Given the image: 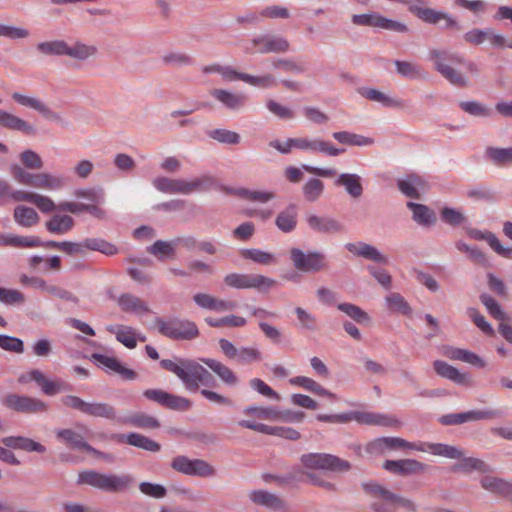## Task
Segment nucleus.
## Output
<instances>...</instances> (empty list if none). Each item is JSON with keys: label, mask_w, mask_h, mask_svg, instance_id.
Instances as JSON below:
<instances>
[{"label": "nucleus", "mask_w": 512, "mask_h": 512, "mask_svg": "<svg viewBox=\"0 0 512 512\" xmlns=\"http://www.w3.org/2000/svg\"><path fill=\"white\" fill-rule=\"evenodd\" d=\"M429 58L434 64V69L454 86L465 87L468 85V79L465 75L456 69L459 64H464L466 70L473 74H478V66L472 61L465 63L462 56L445 50L432 49L429 52Z\"/></svg>", "instance_id": "obj_1"}, {"label": "nucleus", "mask_w": 512, "mask_h": 512, "mask_svg": "<svg viewBox=\"0 0 512 512\" xmlns=\"http://www.w3.org/2000/svg\"><path fill=\"white\" fill-rule=\"evenodd\" d=\"M364 489L375 498L371 504L375 512H395L398 508L411 512L417 510L413 500L393 493L376 483H366Z\"/></svg>", "instance_id": "obj_2"}, {"label": "nucleus", "mask_w": 512, "mask_h": 512, "mask_svg": "<svg viewBox=\"0 0 512 512\" xmlns=\"http://www.w3.org/2000/svg\"><path fill=\"white\" fill-rule=\"evenodd\" d=\"M37 49L46 55L68 56L78 61H86L94 57L98 52L95 45L85 44L80 41L70 45L64 40L41 42L37 45Z\"/></svg>", "instance_id": "obj_3"}, {"label": "nucleus", "mask_w": 512, "mask_h": 512, "mask_svg": "<svg viewBox=\"0 0 512 512\" xmlns=\"http://www.w3.org/2000/svg\"><path fill=\"white\" fill-rule=\"evenodd\" d=\"M77 482L106 492H120L130 486L132 477L127 474L109 475L91 470L79 473Z\"/></svg>", "instance_id": "obj_4"}, {"label": "nucleus", "mask_w": 512, "mask_h": 512, "mask_svg": "<svg viewBox=\"0 0 512 512\" xmlns=\"http://www.w3.org/2000/svg\"><path fill=\"white\" fill-rule=\"evenodd\" d=\"M214 183L211 176L204 175L195 178L192 181H185L183 179H170L166 177H158L154 179V187L164 193L169 194H191L196 191L208 189Z\"/></svg>", "instance_id": "obj_5"}, {"label": "nucleus", "mask_w": 512, "mask_h": 512, "mask_svg": "<svg viewBox=\"0 0 512 512\" xmlns=\"http://www.w3.org/2000/svg\"><path fill=\"white\" fill-rule=\"evenodd\" d=\"M301 463L306 469L343 472L350 469L349 462L326 453H309L301 457Z\"/></svg>", "instance_id": "obj_6"}, {"label": "nucleus", "mask_w": 512, "mask_h": 512, "mask_svg": "<svg viewBox=\"0 0 512 512\" xmlns=\"http://www.w3.org/2000/svg\"><path fill=\"white\" fill-rule=\"evenodd\" d=\"M180 379L188 390H197L200 385L209 386L214 383L211 373L201 364L193 360L183 361V372Z\"/></svg>", "instance_id": "obj_7"}, {"label": "nucleus", "mask_w": 512, "mask_h": 512, "mask_svg": "<svg viewBox=\"0 0 512 512\" xmlns=\"http://www.w3.org/2000/svg\"><path fill=\"white\" fill-rule=\"evenodd\" d=\"M34 381L41 389V391L48 396H53L64 391L70 390L69 384L62 379L51 380L39 369H32L24 374H21L18 378V382L21 384H27Z\"/></svg>", "instance_id": "obj_8"}, {"label": "nucleus", "mask_w": 512, "mask_h": 512, "mask_svg": "<svg viewBox=\"0 0 512 512\" xmlns=\"http://www.w3.org/2000/svg\"><path fill=\"white\" fill-rule=\"evenodd\" d=\"M157 327L162 335L172 339L190 340L199 335L196 324L187 320H158Z\"/></svg>", "instance_id": "obj_9"}, {"label": "nucleus", "mask_w": 512, "mask_h": 512, "mask_svg": "<svg viewBox=\"0 0 512 512\" xmlns=\"http://www.w3.org/2000/svg\"><path fill=\"white\" fill-rule=\"evenodd\" d=\"M224 282L227 286L236 289L255 288L259 290H268L276 285V281L274 279L260 274L230 273L225 276Z\"/></svg>", "instance_id": "obj_10"}, {"label": "nucleus", "mask_w": 512, "mask_h": 512, "mask_svg": "<svg viewBox=\"0 0 512 512\" xmlns=\"http://www.w3.org/2000/svg\"><path fill=\"white\" fill-rule=\"evenodd\" d=\"M86 250H93L101 252L107 256L117 254V247L100 238H87L80 243L63 241L61 245V251L73 255V254H84Z\"/></svg>", "instance_id": "obj_11"}, {"label": "nucleus", "mask_w": 512, "mask_h": 512, "mask_svg": "<svg viewBox=\"0 0 512 512\" xmlns=\"http://www.w3.org/2000/svg\"><path fill=\"white\" fill-rule=\"evenodd\" d=\"M290 258L294 267L302 272H318L327 267L325 255L316 251L305 253L299 248H292Z\"/></svg>", "instance_id": "obj_12"}, {"label": "nucleus", "mask_w": 512, "mask_h": 512, "mask_svg": "<svg viewBox=\"0 0 512 512\" xmlns=\"http://www.w3.org/2000/svg\"><path fill=\"white\" fill-rule=\"evenodd\" d=\"M171 467L179 473L208 478L215 475L212 465L202 459H189L186 456H177L171 462Z\"/></svg>", "instance_id": "obj_13"}, {"label": "nucleus", "mask_w": 512, "mask_h": 512, "mask_svg": "<svg viewBox=\"0 0 512 512\" xmlns=\"http://www.w3.org/2000/svg\"><path fill=\"white\" fill-rule=\"evenodd\" d=\"M400 446V449L415 450L445 458H460L462 456L459 448L444 443L409 442L401 438Z\"/></svg>", "instance_id": "obj_14"}, {"label": "nucleus", "mask_w": 512, "mask_h": 512, "mask_svg": "<svg viewBox=\"0 0 512 512\" xmlns=\"http://www.w3.org/2000/svg\"><path fill=\"white\" fill-rule=\"evenodd\" d=\"M219 346L223 354L241 365H247L262 360V353L254 347L241 346L237 348L227 339H220Z\"/></svg>", "instance_id": "obj_15"}, {"label": "nucleus", "mask_w": 512, "mask_h": 512, "mask_svg": "<svg viewBox=\"0 0 512 512\" xmlns=\"http://www.w3.org/2000/svg\"><path fill=\"white\" fill-rule=\"evenodd\" d=\"M143 396L165 408L179 411H187L191 408V401L185 397L170 394L161 389H146Z\"/></svg>", "instance_id": "obj_16"}, {"label": "nucleus", "mask_w": 512, "mask_h": 512, "mask_svg": "<svg viewBox=\"0 0 512 512\" xmlns=\"http://www.w3.org/2000/svg\"><path fill=\"white\" fill-rule=\"evenodd\" d=\"M3 405L20 413H41L48 409V405L40 399L21 396L18 394H8L2 400Z\"/></svg>", "instance_id": "obj_17"}, {"label": "nucleus", "mask_w": 512, "mask_h": 512, "mask_svg": "<svg viewBox=\"0 0 512 512\" xmlns=\"http://www.w3.org/2000/svg\"><path fill=\"white\" fill-rule=\"evenodd\" d=\"M352 21L354 24L361 26L376 27L400 33L407 31V26L405 24L387 19L377 13L353 15Z\"/></svg>", "instance_id": "obj_18"}, {"label": "nucleus", "mask_w": 512, "mask_h": 512, "mask_svg": "<svg viewBox=\"0 0 512 512\" xmlns=\"http://www.w3.org/2000/svg\"><path fill=\"white\" fill-rule=\"evenodd\" d=\"M347 417L348 422L354 420L359 424L394 428L401 426V422L396 417L387 414L373 412H349L347 413Z\"/></svg>", "instance_id": "obj_19"}, {"label": "nucleus", "mask_w": 512, "mask_h": 512, "mask_svg": "<svg viewBox=\"0 0 512 512\" xmlns=\"http://www.w3.org/2000/svg\"><path fill=\"white\" fill-rule=\"evenodd\" d=\"M294 140V148L301 151L320 152L329 156H337L345 152V149L336 148L331 143L319 138L300 137L294 138Z\"/></svg>", "instance_id": "obj_20"}, {"label": "nucleus", "mask_w": 512, "mask_h": 512, "mask_svg": "<svg viewBox=\"0 0 512 512\" xmlns=\"http://www.w3.org/2000/svg\"><path fill=\"white\" fill-rule=\"evenodd\" d=\"M405 4L408 5L409 11L411 13L415 14L418 18L426 23L436 24L440 20H445L447 27H457L456 20L443 12H438L431 8L423 7L421 5V0H414Z\"/></svg>", "instance_id": "obj_21"}, {"label": "nucleus", "mask_w": 512, "mask_h": 512, "mask_svg": "<svg viewBox=\"0 0 512 512\" xmlns=\"http://www.w3.org/2000/svg\"><path fill=\"white\" fill-rule=\"evenodd\" d=\"M427 467L425 463L415 459L386 460L383 464L385 470L400 476L424 473Z\"/></svg>", "instance_id": "obj_22"}, {"label": "nucleus", "mask_w": 512, "mask_h": 512, "mask_svg": "<svg viewBox=\"0 0 512 512\" xmlns=\"http://www.w3.org/2000/svg\"><path fill=\"white\" fill-rule=\"evenodd\" d=\"M238 424L243 428L251 429L267 435H275L288 440H298L300 438V433L291 427L269 426L249 420H241Z\"/></svg>", "instance_id": "obj_23"}, {"label": "nucleus", "mask_w": 512, "mask_h": 512, "mask_svg": "<svg viewBox=\"0 0 512 512\" xmlns=\"http://www.w3.org/2000/svg\"><path fill=\"white\" fill-rule=\"evenodd\" d=\"M9 199H12L16 202H29L34 205L42 212V213H50L55 210L56 205L54 201L48 196H44L35 192H29L24 190H12L10 193Z\"/></svg>", "instance_id": "obj_24"}, {"label": "nucleus", "mask_w": 512, "mask_h": 512, "mask_svg": "<svg viewBox=\"0 0 512 512\" xmlns=\"http://www.w3.org/2000/svg\"><path fill=\"white\" fill-rule=\"evenodd\" d=\"M253 45L257 47V51L262 54L285 53L290 49V43L286 38L270 34L254 38Z\"/></svg>", "instance_id": "obj_25"}, {"label": "nucleus", "mask_w": 512, "mask_h": 512, "mask_svg": "<svg viewBox=\"0 0 512 512\" xmlns=\"http://www.w3.org/2000/svg\"><path fill=\"white\" fill-rule=\"evenodd\" d=\"M193 300L200 308L216 312L231 311L236 307L235 302L222 300L208 293H196Z\"/></svg>", "instance_id": "obj_26"}, {"label": "nucleus", "mask_w": 512, "mask_h": 512, "mask_svg": "<svg viewBox=\"0 0 512 512\" xmlns=\"http://www.w3.org/2000/svg\"><path fill=\"white\" fill-rule=\"evenodd\" d=\"M309 228L318 233L333 234L342 230V225L334 218L309 214L306 216Z\"/></svg>", "instance_id": "obj_27"}, {"label": "nucleus", "mask_w": 512, "mask_h": 512, "mask_svg": "<svg viewBox=\"0 0 512 512\" xmlns=\"http://www.w3.org/2000/svg\"><path fill=\"white\" fill-rule=\"evenodd\" d=\"M433 367L436 373L443 378L449 379L458 385H471V378L468 374L460 372L457 368L444 361H434Z\"/></svg>", "instance_id": "obj_28"}, {"label": "nucleus", "mask_w": 512, "mask_h": 512, "mask_svg": "<svg viewBox=\"0 0 512 512\" xmlns=\"http://www.w3.org/2000/svg\"><path fill=\"white\" fill-rule=\"evenodd\" d=\"M117 303L125 313L141 316L150 312L149 306L145 301L130 293L120 295Z\"/></svg>", "instance_id": "obj_29"}, {"label": "nucleus", "mask_w": 512, "mask_h": 512, "mask_svg": "<svg viewBox=\"0 0 512 512\" xmlns=\"http://www.w3.org/2000/svg\"><path fill=\"white\" fill-rule=\"evenodd\" d=\"M107 330L116 336V339L125 347L133 349L137 346V341L145 342L146 337L137 334L136 331L125 325L109 326Z\"/></svg>", "instance_id": "obj_30"}, {"label": "nucleus", "mask_w": 512, "mask_h": 512, "mask_svg": "<svg viewBox=\"0 0 512 512\" xmlns=\"http://www.w3.org/2000/svg\"><path fill=\"white\" fill-rule=\"evenodd\" d=\"M210 95L221 102L226 108L231 110L241 109L247 101V97L243 93H232L225 89H213Z\"/></svg>", "instance_id": "obj_31"}, {"label": "nucleus", "mask_w": 512, "mask_h": 512, "mask_svg": "<svg viewBox=\"0 0 512 512\" xmlns=\"http://www.w3.org/2000/svg\"><path fill=\"white\" fill-rule=\"evenodd\" d=\"M117 421L121 424L141 429H157L160 427V422L156 417L143 412H136L126 417L118 418Z\"/></svg>", "instance_id": "obj_32"}, {"label": "nucleus", "mask_w": 512, "mask_h": 512, "mask_svg": "<svg viewBox=\"0 0 512 512\" xmlns=\"http://www.w3.org/2000/svg\"><path fill=\"white\" fill-rule=\"evenodd\" d=\"M483 489L507 498H512V482L493 477V476H485L480 481Z\"/></svg>", "instance_id": "obj_33"}, {"label": "nucleus", "mask_w": 512, "mask_h": 512, "mask_svg": "<svg viewBox=\"0 0 512 512\" xmlns=\"http://www.w3.org/2000/svg\"><path fill=\"white\" fill-rule=\"evenodd\" d=\"M346 248L349 252L353 253L354 255L361 256L363 258L372 260L377 263H388V258L372 245L362 242L358 244L348 243L346 244Z\"/></svg>", "instance_id": "obj_34"}, {"label": "nucleus", "mask_w": 512, "mask_h": 512, "mask_svg": "<svg viewBox=\"0 0 512 512\" xmlns=\"http://www.w3.org/2000/svg\"><path fill=\"white\" fill-rule=\"evenodd\" d=\"M462 452V456L459 458L460 461L451 466V471L453 472H464L471 473L473 471H478L480 473H487L490 471V467L481 459L474 457H463L464 452Z\"/></svg>", "instance_id": "obj_35"}, {"label": "nucleus", "mask_w": 512, "mask_h": 512, "mask_svg": "<svg viewBox=\"0 0 512 512\" xmlns=\"http://www.w3.org/2000/svg\"><path fill=\"white\" fill-rule=\"evenodd\" d=\"M443 355L451 360H459L479 368H483L486 365L485 361L475 353L460 348L445 347Z\"/></svg>", "instance_id": "obj_36"}, {"label": "nucleus", "mask_w": 512, "mask_h": 512, "mask_svg": "<svg viewBox=\"0 0 512 512\" xmlns=\"http://www.w3.org/2000/svg\"><path fill=\"white\" fill-rule=\"evenodd\" d=\"M2 443L9 448L12 449H20L27 452H38V453H44L46 451L45 447L35 442L34 440L26 437L21 436H9L4 437L2 440Z\"/></svg>", "instance_id": "obj_37"}, {"label": "nucleus", "mask_w": 512, "mask_h": 512, "mask_svg": "<svg viewBox=\"0 0 512 512\" xmlns=\"http://www.w3.org/2000/svg\"><path fill=\"white\" fill-rule=\"evenodd\" d=\"M12 98L18 104L34 109L46 118H56V114L43 101H41L38 98L26 96L18 92L13 93Z\"/></svg>", "instance_id": "obj_38"}, {"label": "nucleus", "mask_w": 512, "mask_h": 512, "mask_svg": "<svg viewBox=\"0 0 512 512\" xmlns=\"http://www.w3.org/2000/svg\"><path fill=\"white\" fill-rule=\"evenodd\" d=\"M289 383L292 386L301 387V388H303L307 391H310L316 395L328 397L332 400L337 399V397L334 393L325 389L322 385H320L318 382H316L312 378H309L306 376H296V377L290 378Z\"/></svg>", "instance_id": "obj_39"}, {"label": "nucleus", "mask_w": 512, "mask_h": 512, "mask_svg": "<svg viewBox=\"0 0 512 512\" xmlns=\"http://www.w3.org/2000/svg\"><path fill=\"white\" fill-rule=\"evenodd\" d=\"M336 186H343L346 192L353 198H359L363 194L361 177L353 173H342L335 180Z\"/></svg>", "instance_id": "obj_40"}, {"label": "nucleus", "mask_w": 512, "mask_h": 512, "mask_svg": "<svg viewBox=\"0 0 512 512\" xmlns=\"http://www.w3.org/2000/svg\"><path fill=\"white\" fill-rule=\"evenodd\" d=\"M94 358L99 364H101L108 370L119 374L122 378L126 380H133L136 378V373L133 370L123 366L121 362L116 358L108 357L101 354H95Z\"/></svg>", "instance_id": "obj_41"}, {"label": "nucleus", "mask_w": 512, "mask_h": 512, "mask_svg": "<svg viewBox=\"0 0 512 512\" xmlns=\"http://www.w3.org/2000/svg\"><path fill=\"white\" fill-rule=\"evenodd\" d=\"M201 361L217 374L225 384L234 386L238 383L236 374L222 362L210 358H202Z\"/></svg>", "instance_id": "obj_42"}, {"label": "nucleus", "mask_w": 512, "mask_h": 512, "mask_svg": "<svg viewBox=\"0 0 512 512\" xmlns=\"http://www.w3.org/2000/svg\"><path fill=\"white\" fill-rule=\"evenodd\" d=\"M74 224V219L71 216L56 214L46 221L45 227L52 234L63 235L70 232Z\"/></svg>", "instance_id": "obj_43"}, {"label": "nucleus", "mask_w": 512, "mask_h": 512, "mask_svg": "<svg viewBox=\"0 0 512 512\" xmlns=\"http://www.w3.org/2000/svg\"><path fill=\"white\" fill-rule=\"evenodd\" d=\"M119 441L126 442L127 444L141 448L146 451L150 452H158L161 449V446L159 443L155 442L154 440L138 434V433H129L127 435H120Z\"/></svg>", "instance_id": "obj_44"}, {"label": "nucleus", "mask_w": 512, "mask_h": 512, "mask_svg": "<svg viewBox=\"0 0 512 512\" xmlns=\"http://www.w3.org/2000/svg\"><path fill=\"white\" fill-rule=\"evenodd\" d=\"M398 188L406 196L417 199L420 192L425 189V183L420 176L411 174L398 181Z\"/></svg>", "instance_id": "obj_45"}, {"label": "nucleus", "mask_w": 512, "mask_h": 512, "mask_svg": "<svg viewBox=\"0 0 512 512\" xmlns=\"http://www.w3.org/2000/svg\"><path fill=\"white\" fill-rule=\"evenodd\" d=\"M0 126L10 130L20 131L25 134H31L34 132V128L31 124L3 110H0Z\"/></svg>", "instance_id": "obj_46"}, {"label": "nucleus", "mask_w": 512, "mask_h": 512, "mask_svg": "<svg viewBox=\"0 0 512 512\" xmlns=\"http://www.w3.org/2000/svg\"><path fill=\"white\" fill-rule=\"evenodd\" d=\"M64 186V180L61 176L53 175L47 172L35 173L33 186L38 189L55 191Z\"/></svg>", "instance_id": "obj_47"}, {"label": "nucleus", "mask_w": 512, "mask_h": 512, "mask_svg": "<svg viewBox=\"0 0 512 512\" xmlns=\"http://www.w3.org/2000/svg\"><path fill=\"white\" fill-rule=\"evenodd\" d=\"M252 502L270 509L280 510L284 508V502L276 495L264 490L252 491L249 495Z\"/></svg>", "instance_id": "obj_48"}, {"label": "nucleus", "mask_w": 512, "mask_h": 512, "mask_svg": "<svg viewBox=\"0 0 512 512\" xmlns=\"http://www.w3.org/2000/svg\"><path fill=\"white\" fill-rule=\"evenodd\" d=\"M364 98L382 104L385 107H402L403 103L399 99L391 98L383 92L374 88H360L358 90Z\"/></svg>", "instance_id": "obj_49"}, {"label": "nucleus", "mask_w": 512, "mask_h": 512, "mask_svg": "<svg viewBox=\"0 0 512 512\" xmlns=\"http://www.w3.org/2000/svg\"><path fill=\"white\" fill-rule=\"evenodd\" d=\"M14 220L22 227H32L38 224V213L31 207L19 205L14 209Z\"/></svg>", "instance_id": "obj_50"}, {"label": "nucleus", "mask_w": 512, "mask_h": 512, "mask_svg": "<svg viewBox=\"0 0 512 512\" xmlns=\"http://www.w3.org/2000/svg\"><path fill=\"white\" fill-rule=\"evenodd\" d=\"M58 438L77 449H83L88 452L97 453L89 444L86 443L83 436L71 429H63L57 432Z\"/></svg>", "instance_id": "obj_51"}, {"label": "nucleus", "mask_w": 512, "mask_h": 512, "mask_svg": "<svg viewBox=\"0 0 512 512\" xmlns=\"http://www.w3.org/2000/svg\"><path fill=\"white\" fill-rule=\"evenodd\" d=\"M277 227L283 232H291L297 224V208L290 205L282 211L276 218Z\"/></svg>", "instance_id": "obj_52"}, {"label": "nucleus", "mask_w": 512, "mask_h": 512, "mask_svg": "<svg viewBox=\"0 0 512 512\" xmlns=\"http://www.w3.org/2000/svg\"><path fill=\"white\" fill-rule=\"evenodd\" d=\"M332 136L339 143L350 146H369L374 143L372 138L347 131L334 132Z\"/></svg>", "instance_id": "obj_53"}, {"label": "nucleus", "mask_w": 512, "mask_h": 512, "mask_svg": "<svg viewBox=\"0 0 512 512\" xmlns=\"http://www.w3.org/2000/svg\"><path fill=\"white\" fill-rule=\"evenodd\" d=\"M85 415L115 420L116 410L113 406L107 403L88 402Z\"/></svg>", "instance_id": "obj_54"}, {"label": "nucleus", "mask_w": 512, "mask_h": 512, "mask_svg": "<svg viewBox=\"0 0 512 512\" xmlns=\"http://www.w3.org/2000/svg\"><path fill=\"white\" fill-rule=\"evenodd\" d=\"M247 416H252L261 420L278 421L279 409L269 406H248L243 410Z\"/></svg>", "instance_id": "obj_55"}, {"label": "nucleus", "mask_w": 512, "mask_h": 512, "mask_svg": "<svg viewBox=\"0 0 512 512\" xmlns=\"http://www.w3.org/2000/svg\"><path fill=\"white\" fill-rule=\"evenodd\" d=\"M413 213V219L421 225H430L435 222V214L427 206L414 202L407 203Z\"/></svg>", "instance_id": "obj_56"}, {"label": "nucleus", "mask_w": 512, "mask_h": 512, "mask_svg": "<svg viewBox=\"0 0 512 512\" xmlns=\"http://www.w3.org/2000/svg\"><path fill=\"white\" fill-rule=\"evenodd\" d=\"M240 253L243 258L252 260L253 262L261 265H271L276 263V257L272 253L262 251L260 249H243Z\"/></svg>", "instance_id": "obj_57"}, {"label": "nucleus", "mask_w": 512, "mask_h": 512, "mask_svg": "<svg viewBox=\"0 0 512 512\" xmlns=\"http://www.w3.org/2000/svg\"><path fill=\"white\" fill-rule=\"evenodd\" d=\"M206 323L215 328L222 327H243L246 325L247 321L244 317L238 315H227L222 318L214 319L211 317H207L205 319Z\"/></svg>", "instance_id": "obj_58"}, {"label": "nucleus", "mask_w": 512, "mask_h": 512, "mask_svg": "<svg viewBox=\"0 0 512 512\" xmlns=\"http://www.w3.org/2000/svg\"><path fill=\"white\" fill-rule=\"evenodd\" d=\"M241 81H244L245 83L259 87V88H272L276 86V79L272 74H264L261 76H253L250 74L245 73V75L241 76Z\"/></svg>", "instance_id": "obj_59"}, {"label": "nucleus", "mask_w": 512, "mask_h": 512, "mask_svg": "<svg viewBox=\"0 0 512 512\" xmlns=\"http://www.w3.org/2000/svg\"><path fill=\"white\" fill-rule=\"evenodd\" d=\"M324 190V183L316 178L310 179L303 186V194L305 198L314 202L320 198Z\"/></svg>", "instance_id": "obj_60"}, {"label": "nucleus", "mask_w": 512, "mask_h": 512, "mask_svg": "<svg viewBox=\"0 0 512 512\" xmlns=\"http://www.w3.org/2000/svg\"><path fill=\"white\" fill-rule=\"evenodd\" d=\"M337 308L358 323H366L370 321L368 314L354 304L341 303Z\"/></svg>", "instance_id": "obj_61"}, {"label": "nucleus", "mask_w": 512, "mask_h": 512, "mask_svg": "<svg viewBox=\"0 0 512 512\" xmlns=\"http://www.w3.org/2000/svg\"><path fill=\"white\" fill-rule=\"evenodd\" d=\"M162 62L165 65L180 67L192 64V58L183 52H168L161 57Z\"/></svg>", "instance_id": "obj_62"}, {"label": "nucleus", "mask_w": 512, "mask_h": 512, "mask_svg": "<svg viewBox=\"0 0 512 512\" xmlns=\"http://www.w3.org/2000/svg\"><path fill=\"white\" fill-rule=\"evenodd\" d=\"M389 310L408 315L411 312L410 306L399 293H391L386 297Z\"/></svg>", "instance_id": "obj_63"}, {"label": "nucleus", "mask_w": 512, "mask_h": 512, "mask_svg": "<svg viewBox=\"0 0 512 512\" xmlns=\"http://www.w3.org/2000/svg\"><path fill=\"white\" fill-rule=\"evenodd\" d=\"M488 157L496 164L512 163V147L510 148H493L486 150Z\"/></svg>", "instance_id": "obj_64"}]
</instances>
